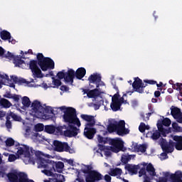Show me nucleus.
Wrapping results in <instances>:
<instances>
[{"label":"nucleus","instance_id":"1","mask_svg":"<svg viewBox=\"0 0 182 182\" xmlns=\"http://www.w3.org/2000/svg\"><path fill=\"white\" fill-rule=\"evenodd\" d=\"M38 65L41 68H39ZM29 68L33 77H42V70L43 72H46V70L55 69V62L50 58L45 57L43 53H38L37 54V60H30Z\"/></svg>","mask_w":182,"mask_h":182},{"label":"nucleus","instance_id":"2","mask_svg":"<svg viewBox=\"0 0 182 182\" xmlns=\"http://www.w3.org/2000/svg\"><path fill=\"white\" fill-rule=\"evenodd\" d=\"M86 75V69L85 68H79L75 72L73 69H68L66 72L65 70H62L57 73V77L58 79H64L65 83H70L73 85V80L75 77L79 80H82Z\"/></svg>","mask_w":182,"mask_h":182},{"label":"nucleus","instance_id":"3","mask_svg":"<svg viewBox=\"0 0 182 182\" xmlns=\"http://www.w3.org/2000/svg\"><path fill=\"white\" fill-rule=\"evenodd\" d=\"M80 117L82 119V120H85V122H87V123L85 124L83 134L86 139H88V140H92L97 132L96 128H93L96 124V119H95V116L93 115H87L85 114H82Z\"/></svg>","mask_w":182,"mask_h":182},{"label":"nucleus","instance_id":"4","mask_svg":"<svg viewBox=\"0 0 182 182\" xmlns=\"http://www.w3.org/2000/svg\"><path fill=\"white\" fill-rule=\"evenodd\" d=\"M63 119L65 123H68L69 124H74L77 127L82 126L80 120L77 118V114H76V109L73 107H67L66 110L63 112Z\"/></svg>","mask_w":182,"mask_h":182},{"label":"nucleus","instance_id":"5","mask_svg":"<svg viewBox=\"0 0 182 182\" xmlns=\"http://www.w3.org/2000/svg\"><path fill=\"white\" fill-rule=\"evenodd\" d=\"M17 154L18 156H23L27 159H31V156L33 154H35L38 161L41 160V159H43V157L45 156V154L42 153V151H36L32 148H29V146L27 145H22V146H19L18 148Z\"/></svg>","mask_w":182,"mask_h":182},{"label":"nucleus","instance_id":"6","mask_svg":"<svg viewBox=\"0 0 182 182\" xmlns=\"http://www.w3.org/2000/svg\"><path fill=\"white\" fill-rule=\"evenodd\" d=\"M82 173H84V174H87L85 177L86 182H96L103 180V175L97 171L90 170V166H87V169H84Z\"/></svg>","mask_w":182,"mask_h":182},{"label":"nucleus","instance_id":"7","mask_svg":"<svg viewBox=\"0 0 182 182\" xmlns=\"http://www.w3.org/2000/svg\"><path fill=\"white\" fill-rule=\"evenodd\" d=\"M141 166H143L139 171V177H142V176H146L148 173V176L150 177H156V168L151 163L147 164L146 162H143L141 164Z\"/></svg>","mask_w":182,"mask_h":182},{"label":"nucleus","instance_id":"8","mask_svg":"<svg viewBox=\"0 0 182 182\" xmlns=\"http://www.w3.org/2000/svg\"><path fill=\"white\" fill-rule=\"evenodd\" d=\"M108 144L111 146L110 149L114 153H119V151H124L126 150L124 149V142L122 139L109 138Z\"/></svg>","mask_w":182,"mask_h":182},{"label":"nucleus","instance_id":"9","mask_svg":"<svg viewBox=\"0 0 182 182\" xmlns=\"http://www.w3.org/2000/svg\"><path fill=\"white\" fill-rule=\"evenodd\" d=\"M53 146L55 151H58V153H62L63 151H66V153H70V154L75 153V149L70 148L68 142H62L55 140L53 141Z\"/></svg>","mask_w":182,"mask_h":182},{"label":"nucleus","instance_id":"10","mask_svg":"<svg viewBox=\"0 0 182 182\" xmlns=\"http://www.w3.org/2000/svg\"><path fill=\"white\" fill-rule=\"evenodd\" d=\"M3 58H6V59H9V60H13V63L15 64L16 68H21L23 69V65H26L25 60H22L25 59V57L22 55L15 56L12 53L8 51L6 54L3 55Z\"/></svg>","mask_w":182,"mask_h":182},{"label":"nucleus","instance_id":"11","mask_svg":"<svg viewBox=\"0 0 182 182\" xmlns=\"http://www.w3.org/2000/svg\"><path fill=\"white\" fill-rule=\"evenodd\" d=\"M147 86V84L144 85L143 83V80L136 77L134 78V81L132 83V87L134 92H137V93H144V87Z\"/></svg>","mask_w":182,"mask_h":182},{"label":"nucleus","instance_id":"12","mask_svg":"<svg viewBox=\"0 0 182 182\" xmlns=\"http://www.w3.org/2000/svg\"><path fill=\"white\" fill-rule=\"evenodd\" d=\"M164 177L168 178L170 182H182V172L177 171L175 173H170V172H165Z\"/></svg>","mask_w":182,"mask_h":182},{"label":"nucleus","instance_id":"13","mask_svg":"<svg viewBox=\"0 0 182 182\" xmlns=\"http://www.w3.org/2000/svg\"><path fill=\"white\" fill-rule=\"evenodd\" d=\"M171 114L176 119L177 123L182 124V112L178 107L171 106Z\"/></svg>","mask_w":182,"mask_h":182},{"label":"nucleus","instance_id":"14","mask_svg":"<svg viewBox=\"0 0 182 182\" xmlns=\"http://www.w3.org/2000/svg\"><path fill=\"white\" fill-rule=\"evenodd\" d=\"M130 133V130L126 128V122L124 120H121L118 122V128L117 129V134L118 136H126V134H129Z\"/></svg>","mask_w":182,"mask_h":182},{"label":"nucleus","instance_id":"15","mask_svg":"<svg viewBox=\"0 0 182 182\" xmlns=\"http://www.w3.org/2000/svg\"><path fill=\"white\" fill-rule=\"evenodd\" d=\"M78 132L79 129H77V127L75 125L69 124L68 129L64 132V134L66 137H76L79 133Z\"/></svg>","mask_w":182,"mask_h":182},{"label":"nucleus","instance_id":"16","mask_svg":"<svg viewBox=\"0 0 182 182\" xmlns=\"http://www.w3.org/2000/svg\"><path fill=\"white\" fill-rule=\"evenodd\" d=\"M88 81L90 83V86H92V83H95L96 87H99L100 82H102V76L100 74L94 73L89 76Z\"/></svg>","mask_w":182,"mask_h":182},{"label":"nucleus","instance_id":"17","mask_svg":"<svg viewBox=\"0 0 182 182\" xmlns=\"http://www.w3.org/2000/svg\"><path fill=\"white\" fill-rule=\"evenodd\" d=\"M32 110L34 113H44L45 108L41 104V102L35 100L31 105Z\"/></svg>","mask_w":182,"mask_h":182},{"label":"nucleus","instance_id":"18","mask_svg":"<svg viewBox=\"0 0 182 182\" xmlns=\"http://www.w3.org/2000/svg\"><path fill=\"white\" fill-rule=\"evenodd\" d=\"M140 166H141V164L138 165L127 164L125 166V170L129 171L131 176H134V174H137L139 170H140Z\"/></svg>","mask_w":182,"mask_h":182},{"label":"nucleus","instance_id":"19","mask_svg":"<svg viewBox=\"0 0 182 182\" xmlns=\"http://www.w3.org/2000/svg\"><path fill=\"white\" fill-rule=\"evenodd\" d=\"M24 174L25 173L23 172H21L18 174L15 173H9L7 174V178L11 182H19V181L21 180V176H23Z\"/></svg>","mask_w":182,"mask_h":182},{"label":"nucleus","instance_id":"20","mask_svg":"<svg viewBox=\"0 0 182 182\" xmlns=\"http://www.w3.org/2000/svg\"><path fill=\"white\" fill-rule=\"evenodd\" d=\"M50 160L49 159H45L44 158H42L41 159H39L37 161V163L38 164V168H49L52 164L50 163Z\"/></svg>","mask_w":182,"mask_h":182},{"label":"nucleus","instance_id":"21","mask_svg":"<svg viewBox=\"0 0 182 182\" xmlns=\"http://www.w3.org/2000/svg\"><path fill=\"white\" fill-rule=\"evenodd\" d=\"M174 141H172V144H173L175 149L178 151L182 150V136H174L173 138Z\"/></svg>","mask_w":182,"mask_h":182},{"label":"nucleus","instance_id":"22","mask_svg":"<svg viewBox=\"0 0 182 182\" xmlns=\"http://www.w3.org/2000/svg\"><path fill=\"white\" fill-rule=\"evenodd\" d=\"M50 163L51 168L54 170V171H58V173L62 171V170H63V167H65V164H63L62 161L55 162L51 161Z\"/></svg>","mask_w":182,"mask_h":182},{"label":"nucleus","instance_id":"23","mask_svg":"<svg viewBox=\"0 0 182 182\" xmlns=\"http://www.w3.org/2000/svg\"><path fill=\"white\" fill-rule=\"evenodd\" d=\"M109 176L112 177H117V178H122L120 176L123 174V171L120 168H111L109 172Z\"/></svg>","mask_w":182,"mask_h":182},{"label":"nucleus","instance_id":"24","mask_svg":"<svg viewBox=\"0 0 182 182\" xmlns=\"http://www.w3.org/2000/svg\"><path fill=\"white\" fill-rule=\"evenodd\" d=\"M110 107L112 112H119V110H120V107H122V105L119 102V101H117V98H114L112 97Z\"/></svg>","mask_w":182,"mask_h":182},{"label":"nucleus","instance_id":"25","mask_svg":"<svg viewBox=\"0 0 182 182\" xmlns=\"http://www.w3.org/2000/svg\"><path fill=\"white\" fill-rule=\"evenodd\" d=\"M161 149L165 153H173L174 151V144L173 141L170 142L169 144H164L161 145Z\"/></svg>","mask_w":182,"mask_h":182},{"label":"nucleus","instance_id":"26","mask_svg":"<svg viewBox=\"0 0 182 182\" xmlns=\"http://www.w3.org/2000/svg\"><path fill=\"white\" fill-rule=\"evenodd\" d=\"M102 92H100L97 88H95L89 91L87 97H89V99H95L96 102V97L100 96Z\"/></svg>","mask_w":182,"mask_h":182},{"label":"nucleus","instance_id":"27","mask_svg":"<svg viewBox=\"0 0 182 182\" xmlns=\"http://www.w3.org/2000/svg\"><path fill=\"white\" fill-rule=\"evenodd\" d=\"M133 149L134 151H137V153H146V150H147V146L146 144L139 145L138 144H133Z\"/></svg>","mask_w":182,"mask_h":182},{"label":"nucleus","instance_id":"28","mask_svg":"<svg viewBox=\"0 0 182 182\" xmlns=\"http://www.w3.org/2000/svg\"><path fill=\"white\" fill-rule=\"evenodd\" d=\"M31 139H33V140H34L35 141H38L39 143L45 141V140H46L44 136L38 132L33 133L31 135Z\"/></svg>","mask_w":182,"mask_h":182},{"label":"nucleus","instance_id":"29","mask_svg":"<svg viewBox=\"0 0 182 182\" xmlns=\"http://www.w3.org/2000/svg\"><path fill=\"white\" fill-rule=\"evenodd\" d=\"M119 127V122L109 123L107 126V130L109 133H114V132H117V128Z\"/></svg>","mask_w":182,"mask_h":182},{"label":"nucleus","instance_id":"30","mask_svg":"<svg viewBox=\"0 0 182 182\" xmlns=\"http://www.w3.org/2000/svg\"><path fill=\"white\" fill-rule=\"evenodd\" d=\"M124 96H127V95L124 94L123 97H120V94H119V92H117V93L114 94L112 97L114 99V98L117 99L118 101V103H120V105H122L123 103H126L127 102V100H124Z\"/></svg>","mask_w":182,"mask_h":182},{"label":"nucleus","instance_id":"31","mask_svg":"<svg viewBox=\"0 0 182 182\" xmlns=\"http://www.w3.org/2000/svg\"><path fill=\"white\" fill-rule=\"evenodd\" d=\"M0 38L2 41H8L11 39V33L6 30H3L0 32Z\"/></svg>","mask_w":182,"mask_h":182},{"label":"nucleus","instance_id":"32","mask_svg":"<svg viewBox=\"0 0 182 182\" xmlns=\"http://www.w3.org/2000/svg\"><path fill=\"white\" fill-rule=\"evenodd\" d=\"M0 106H2L3 107H5L6 109H9L11 106H12V103L9 102V100L5 99V98H1L0 101Z\"/></svg>","mask_w":182,"mask_h":182},{"label":"nucleus","instance_id":"33","mask_svg":"<svg viewBox=\"0 0 182 182\" xmlns=\"http://www.w3.org/2000/svg\"><path fill=\"white\" fill-rule=\"evenodd\" d=\"M65 181V176L60 173H55L53 178V182H63Z\"/></svg>","mask_w":182,"mask_h":182},{"label":"nucleus","instance_id":"34","mask_svg":"<svg viewBox=\"0 0 182 182\" xmlns=\"http://www.w3.org/2000/svg\"><path fill=\"white\" fill-rule=\"evenodd\" d=\"M35 80L33 79L31 80V82L27 81L25 78H19L18 85H26V86H29V87H32L33 85H31V83H33Z\"/></svg>","mask_w":182,"mask_h":182},{"label":"nucleus","instance_id":"35","mask_svg":"<svg viewBox=\"0 0 182 182\" xmlns=\"http://www.w3.org/2000/svg\"><path fill=\"white\" fill-rule=\"evenodd\" d=\"M55 126L54 125H46L44 127V132L48 133V134H53L55 133Z\"/></svg>","mask_w":182,"mask_h":182},{"label":"nucleus","instance_id":"36","mask_svg":"<svg viewBox=\"0 0 182 182\" xmlns=\"http://www.w3.org/2000/svg\"><path fill=\"white\" fill-rule=\"evenodd\" d=\"M97 139L100 144H107V143H109V140H110V138L103 137L102 135H97Z\"/></svg>","mask_w":182,"mask_h":182},{"label":"nucleus","instance_id":"37","mask_svg":"<svg viewBox=\"0 0 182 182\" xmlns=\"http://www.w3.org/2000/svg\"><path fill=\"white\" fill-rule=\"evenodd\" d=\"M156 126L158 127V130L159 133L163 136V137H166V136H167L166 135L167 130L164 129V127L161 124H156Z\"/></svg>","mask_w":182,"mask_h":182},{"label":"nucleus","instance_id":"38","mask_svg":"<svg viewBox=\"0 0 182 182\" xmlns=\"http://www.w3.org/2000/svg\"><path fill=\"white\" fill-rule=\"evenodd\" d=\"M157 124H161L162 126L168 127L170 126V124H171V120L168 118H165L162 121H159Z\"/></svg>","mask_w":182,"mask_h":182},{"label":"nucleus","instance_id":"39","mask_svg":"<svg viewBox=\"0 0 182 182\" xmlns=\"http://www.w3.org/2000/svg\"><path fill=\"white\" fill-rule=\"evenodd\" d=\"M22 105L24 107H29V106H31V100L29 97L26 96L23 97Z\"/></svg>","mask_w":182,"mask_h":182},{"label":"nucleus","instance_id":"40","mask_svg":"<svg viewBox=\"0 0 182 182\" xmlns=\"http://www.w3.org/2000/svg\"><path fill=\"white\" fill-rule=\"evenodd\" d=\"M173 89L178 90L180 93V95L182 97V83L177 82L175 85L173 86Z\"/></svg>","mask_w":182,"mask_h":182},{"label":"nucleus","instance_id":"41","mask_svg":"<svg viewBox=\"0 0 182 182\" xmlns=\"http://www.w3.org/2000/svg\"><path fill=\"white\" fill-rule=\"evenodd\" d=\"M62 79H55V77H53V85L55 87H59V86H62Z\"/></svg>","mask_w":182,"mask_h":182},{"label":"nucleus","instance_id":"42","mask_svg":"<svg viewBox=\"0 0 182 182\" xmlns=\"http://www.w3.org/2000/svg\"><path fill=\"white\" fill-rule=\"evenodd\" d=\"M160 137H161V134L158 130L154 132L151 135L152 140H159Z\"/></svg>","mask_w":182,"mask_h":182},{"label":"nucleus","instance_id":"43","mask_svg":"<svg viewBox=\"0 0 182 182\" xmlns=\"http://www.w3.org/2000/svg\"><path fill=\"white\" fill-rule=\"evenodd\" d=\"M10 117H12L15 122H21L22 120V118L20 116L16 115V114L14 112H10L9 115Z\"/></svg>","mask_w":182,"mask_h":182},{"label":"nucleus","instance_id":"44","mask_svg":"<svg viewBox=\"0 0 182 182\" xmlns=\"http://www.w3.org/2000/svg\"><path fill=\"white\" fill-rule=\"evenodd\" d=\"M5 143L7 147H11L15 144V141L12 138H9L5 141Z\"/></svg>","mask_w":182,"mask_h":182},{"label":"nucleus","instance_id":"45","mask_svg":"<svg viewBox=\"0 0 182 182\" xmlns=\"http://www.w3.org/2000/svg\"><path fill=\"white\" fill-rule=\"evenodd\" d=\"M34 129L36 132H43L45 126L43 125V124H37L36 125H35Z\"/></svg>","mask_w":182,"mask_h":182},{"label":"nucleus","instance_id":"46","mask_svg":"<svg viewBox=\"0 0 182 182\" xmlns=\"http://www.w3.org/2000/svg\"><path fill=\"white\" fill-rule=\"evenodd\" d=\"M42 173L46 174V176H48V177H55V173H53L50 170L44 169L42 171Z\"/></svg>","mask_w":182,"mask_h":182},{"label":"nucleus","instance_id":"47","mask_svg":"<svg viewBox=\"0 0 182 182\" xmlns=\"http://www.w3.org/2000/svg\"><path fill=\"white\" fill-rule=\"evenodd\" d=\"M146 127H147V125L144 122H141L139 126V130L141 133H144L146 132Z\"/></svg>","mask_w":182,"mask_h":182},{"label":"nucleus","instance_id":"48","mask_svg":"<svg viewBox=\"0 0 182 182\" xmlns=\"http://www.w3.org/2000/svg\"><path fill=\"white\" fill-rule=\"evenodd\" d=\"M6 127L7 129H12V122H11V117H6Z\"/></svg>","mask_w":182,"mask_h":182},{"label":"nucleus","instance_id":"49","mask_svg":"<svg viewBox=\"0 0 182 182\" xmlns=\"http://www.w3.org/2000/svg\"><path fill=\"white\" fill-rule=\"evenodd\" d=\"M21 95H18L16 94H14L13 97H11V99H13V100L14 102H16V103H19V100H21Z\"/></svg>","mask_w":182,"mask_h":182},{"label":"nucleus","instance_id":"50","mask_svg":"<svg viewBox=\"0 0 182 182\" xmlns=\"http://www.w3.org/2000/svg\"><path fill=\"white\" fill-rule=\"evenodd\" d=\"M172 127L176 130V132H181V127H178V124L176 122H173Z\"/></svg>","mask_w":182,"mask_h":182},{"label":"nucleus","instance_id":"51","mask_svg":"<svg viewBox=\"0 0 182 182\" xmlns=\"http://www.w3.org/2000/svg\"><path fill=\"white\" fill-rule=\"evenodd\" d=\"M16 156H15V154H9V159H8V161L10 162V163H12L13 161H15V160H16Z\"/></svg>","mask_w":182,"mask_h":182},{"label":"nucleus","instance_id":"52","mask_svg":"<svg viewBox=\"0 0 182 182\" xmlns=\"http://www.w3.org/2000/svg\"><path fill=\"white\" fill-rule=\"evenodd\" d=\"M129 161L130 158L129 156L122 157L121 159L122 163H123L124 164H127V163H129Z\"/></svg>","mask_w":182,"mask_h":182},{"label":"nucleus","instance_id":"53","mask_svg":"<svg viewBox=\"0 0 182 182\" xmlns=\"http://www.w3.org/2000/svg\"><path fill=\"white\" fill-rule=\"evenodd\" d=\"M103 103V100H100L97 104H94V107L95 110H98V109H100V106Z\"/></svg>","mask_w":182,"mask_h":182},{"label":"nucleus","instance_id":"54","mask_svg":"<svg viewBox=\"0 0 182 182\" xmlns=\"http://www.w3.org/2000/svg\"><path fill=\"white\" fill-rule=\"evenodd\" d=\"M144 82L148 85H156L157 83V81L153 80H144Z\"/></svg>","mask_w":182,"mask_h":182},{"label":"nucleus","instance_id":"55","mask_svg":"<svg viewBox=\"0 0 182 182\" xmlns=\"http://www.w3.org/2000/svg\"><path fill=\"white\" fill-rule=\"evenodd\" d=\"M14 95H12L9 92H6V94L3 95L4 97H6V99H12Z\"/></svg>","mask_w":182,"mask_h":182},{"label":"nucleus","instance_id":"56","mask_svg":"<svg viewBox=\"0 0 182 182\" xmlns=\"http://www.w3.org/2000/svg\"><path fill=\"white\" fill-rule=\"evenodd\" d=\"M60 90L62 92H68V91H69V87H68L66 85H61Z\"/></svg>","mask_w":182,"mask_h":182},{"label":"nucleus","instance_id":"57","mask_svg":"<svg viewBox=\"0 0 182 182\" xmlns=\"http://www.w3.org/2000/svg\"><path fill=\"white\" fill-rule=\"evenodd\" d=\"M104 178L106 182H112V176H110V175H105L104 176Z\"/></svg>","mask_w":182,"mask_h":182},{"label":"nucleus","instance_id":"58","mask_svg":"<svg viewBox=\"0 0 182 182\" xmlns=\"http://www.w3.org/2000/svg\"><path fill=\"white\" fill-rule=\"evenodd\" d=\"M168 178H166V176L164 177H160L158 182H168Z\"/></svg>","mask_w":182,"mask_h":182},{"label":"nucleus","instance_id":"59","mask_svg":"<svg viewBox=\"0 0 182 182\" xmlns=\"http://www.w3.org/2000/svg\"><path fill=\"white\" fill-rule=\"evenodd\" d=\"M144 182H151V179L147 175H144Z\"/></svg>","mask_w":182,"mask_h":182},{"label":"nucleus","instance_id":"60","mask_svg":"<svg viewBox=\"0 0 182 182\" xmlns=\"http://www.w3.org/2000/svg\"><path fill=\"white\" fill-rule=\"evenodd\" d=\"M9 43H12V45H15L16 43V40L14 39L11 36H10V39L8 40Z\"/></svg>","mask_w":182,"mask_h":182},{"label":"nucleus","instance_id":"61","mask_svg":"<svg viewBox=\"0 0 182 182\" xmlns=\"http://www.w3.org/2000/svg\"><path fill=\"white\" fill-rule=\"evenodd\" d=\"M167 154H168L166 152H163L161 154V157H163L164 160H166V159H168V156Z\"/></svg>","mask_w":182,"mask_h":182},{"label":"nucleus","instance_id":"62","mask_svg":"<svg viewBox=\"0 0 182 182\" xmlns=\"http://www.w3.org/2000/svg\"><path fill=\"white\" fill-rule=\"evenodd\" d=\"M12 80L14 82V83H18L19 82V78L18 77L11 76Z\"/></svg>","mask_w":182,"mask_h":182},{"label":"nucleus","instance_id":"63","mask_svg":"<svg viewBox=\"0 0 182 182\" xmlns=\"http://www.w3.org/2000/svg\"><path fill=\"white\" fill-rule=\"evenodd\" d=\"M5 55V49L0 46V56H3Z\"/></svg>","mask_w":182,"mask_h":182},{"label":"nucleus","instance_id":"64","mask_svg":"<svg viewBox=\"0 0 182 182\" xmlns=\"http://www.w3.org/2000/svg\"><path fill=\"white\" fill-rule=\"evenodd\" d=\"M161 95V92H160V91L159 90L154 92L155 97H160Z\"/></svg>","mask_w":182,"mask_h":182}]
</instances>
